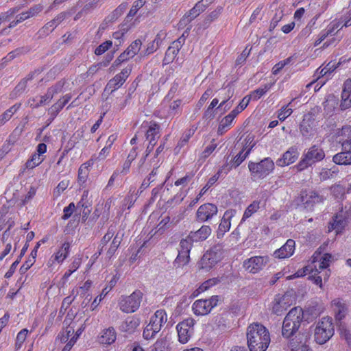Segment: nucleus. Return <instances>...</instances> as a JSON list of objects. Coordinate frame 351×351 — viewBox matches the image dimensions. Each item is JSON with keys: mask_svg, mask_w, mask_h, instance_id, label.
I'll list each match as a JSON object with an SVG mask.
<instances>
[{"mask_svg": "<svg viewBox=\"0 0 351 351\" xmlns=\"http://www.w3.org/2000/svg\"><path fill=\"white\" fill-rule=\"evenodd\" d=\"M247 342L250 351H266L270 343L268 329L259 323H252L247 328Z\"/></svg>", "mask_w": 351, "mask_h": 351, "instance_id": "1", "label": "nucleus"}, {"mask_svg": "<svg viewBox=\"0 0 351 351\" xmlns=\"http://www.w3.org/2000/svg\"><path fill=\"white\" fill-rule=\"evenodd\" d=\"M304 319V311L300 306L291 308L284 319L282 335L285 338L292 337L298 330Z\"/></svg>", "mask_w": 351, "mask_h": 351, "instance_id": "2", "label": "nucleus"}, {"mask_svg": "<svg viewBox=\"0 0 351 351\" xmlns=\"http://www.w3.org/2000/svg\"><path fill=\"white\" fill-rule=\"evenodd\" d=\"M167 322V315L164 309L157 310L150 317L149 324L145 327L143 337L146 340L154 339Z\"/></svg>", "mask_w": 351, "mask_h": 351, "instance_id": "3", "label": "nucleus"}, {"mask_svg": "<svg viewBox=\"0 0 351 351\" xmlns=\"http://www.w3.org/2000/svg\"><path fill=\"white\" fill-rule=\"evenodd\" d=\"M324 158L325 153L323 149L318 145H314L303 154L301 160L294 166V168L298 171H302L313 165L322 161Z\"/></svg>", "mask_w": 351, "mask_h": 351, "instance_id": "4", "label": "nucleus"}, {"mask_svg": "<svg viewBox=\"0 0 351 351\" xmlns=\"http://www.w3.org/2000/svg\"><path fill=\"white\" fill-rule=\"evenodd\" d=\"M275 165L272 159L267 157L258 162L250 161L248 169L254 180H263L273 172Z\"/></svg>", "mask_w": 351, "mask_h": 351, "instance_id": "5", "label": "nucleus"}, {"mask_svg": "<svg viewBox=\"0 0 351 351\" xmlns=\"http://www.w3.org/2000/svg\"><path fill=\"white\" fill-rule=\"evenodd\" d=\"M334 335L332 319L329 317H322L315 329V340L319 344H324Z\"/></svg>", "mask_w": 351, "mask_h": 351, "instance_id": "6", "label": "nucleus"}, {"mask_svg": "<svg viewBox=\"0 0 351 351\" xmlns=\"http://www.w3.org/2000/svg\"><path fill=\"white\" fill-rule=\"evenodd\" d=\"M143 295V293L138 289L130 295H122L118 302L119 309L125 313L136 312L141 306Z\"/></svg>", "mask_w": 351, "mask_h": 351, "instance_id": "7", "label": "nucleus"}, {"mask_svg": "<svg viewBox=\"0 0 351 351\" xmlns=\"http://www.w3.org/2000/svg\"><path fill=\"white\" fill-rule=\"evenodd\" d=\"M220 300V296L215 295L206 299H199L192 304V311L196 316L208 315L216 307Z\"/></svg>", "mask_w": 351, "mask_h": 351, "instance_id": "8", "label": "nucleus"}, {"mask_svg": "<svg viewBox=\"0 0 351 351\" xmlns=\"http://www.w3.org/2000/svg\"><path fill=\"white\" fill-rule=\"evenodd\" d=\"M71 247V245L70 242H63L60 246L56 249L53 254L50 256L47 263V267L51 268L56 265L62 264L70 254Z\"/></svg>", "mask_w": 351, "mask_h": 351, "instance_id": "9", "label": "nucleus"}, {"mask_svg": "<svg viewBox=\"0 0 351 351\" xmlns=\"http://www.w3.org/2000/svg\"><path fill=\"white\" fill-rule=\"evenodd\" d=\"M195 323V319L189 317L178 323L176 326L178 341L181 343H186L193 336L194 333Z\"/></svg>", "mask_w": 351, "mask_h": 351, "instance_id": "10", "label": "nucleus"}, {"mask_svg": "<svg viewBox=\"0 0 351 351\" xmlns=\"http://www.w3.org/2000/svg\"><path fill=\"white\" fill-rule=\"evenodd\" d=\"M268 261L267 256H254L245 259L243 267L247 272L256 274L263 269Z\"/></svg>", "mask_w": 351, "mask_h": 351, "instance_id": "11", "label": "nucleus"}, {"mask_svg": "<svg viewBox=\"0 0 351 351\" xmlns=\"http://www.w3.org/2000/svg\"><path fill=\"white\" fill-rule=\"evenodd\" d=\"M350 214L348 211H343L342 209L337 213L328 223V232L335 231L336 234L341 233L346 227Z\"/></svg>", "mask_w": 351, "mask_h": 351, "instance_id": "12", "label": "nucleus"}, {"mask_svg": "<svg viewBox=\"0 0 351 351\" xmlns=\"http://www.w3.org/2000/svg\"><path fill=\"white\" fill-rule=\"evenodd\" d=\"M213 0H199L180 21V25H186L191 23L203 12Z\"/></svg>", "mask_w": 351, "mask_h": 351, "instance_id": "13", "label": "nucleus"}, {"mask_svg": "<svg viewBox=\"0 0 351 351\" xmlns=\"http://www.w3.org/2000/svg\"><path fill=\"white\" fill-rule=\"evenodd\" d=\"M132 70V65H130L123 69L120 73L115 75L114 77L107 83L105 90L111 93L121 88L125 82Z\"/></svg>", "mask_w": 351, "mask_h": 351, "instance_id": "14", "label": "nucleus"}, {"mask_svg": "<svg viewBox=\"0 0 351 351\" xmlns=\"http://www.w3.org/2000/svg\"><path fill=\"white\" fill-rule=\"evenodd\" d=\"M47 151V146L45 143H39L37 147L36 152L33 153L29 158L26 161L24 165L25 169H33L36 167H38L45 159L44 155Z\"/></svg>", "mask_w": 351, "mask_h": 351, "instance_id": "15", "label": "nucleus"}, {"mask_svg": "<svg viewBox=\"0 0 351 351\" xmlns=\"http://www.w3.org/2000/svg\"><path fill=\"white\" fill-rule=\"evenodd\" d=\"M218 212L217 206L211 203L201 205L196 212V220L200 223L208 221L216 216Z\"/></svg>", "mask_w": 351, "mask_h": 351, "instance_id": "16", "label": "nucleus"}, {"mask_svg": "<svg viewBox=\"0 0 351 351\" xmlns=\"http://www.w3.org/2000/svg\"><path fill=\"white\" fill-rule=\"evenodd\" d=\"M291 304V299L289 295L287 293L283 295L278 294L275 296L272 302V313L277 315H281L287 310Z\"/></svg>", "mask_w": 351, "mask_h": 351, "instance_id": "17", "label": "nucleus"}, {"mask_svg": "<svg viewBox=\"0 0 351 351\" xmlns=\"http://www.w3.org/2000/svg\"><path fill=\"white\" fill-rule=\"evenodd\" d=\"M141 128L145 129V136L149 142L157 143L160 137L161 128L158 123L155 121H144Z\"/></svg>", "mask_w": 351, "mask_h": 351, "instance_id": "18", "label": "nucleus"}, {"mask_svg": "<svg viewBox=\"0 0 351 351\" xmlns=\"http://www.w3.org/2000/svg\"><path fill=\"white\" fill-rule=\"evenodd\" d=\"M300 200L306 208L311 209L316 204L324 201L322 196L314 191H302L300 193Z\"/></svg>", "mask_w": 351, "mask_h": 351, "instance_id": "19", "label": "nucleus"}, {"mask_svg": "<svg viewBox=\"0 0 351 351\" xmlns=\"http://www.w3.org/2000/svg\"><path fill=\"white\" fill-rule=\"evenodd\" d=\"M299 155L298 148L291 146L276 160V165L280 167L291 165L297 160Z\"/></svg>", "mask_w": 351, "mask_h": 351, "instance_id": "20", "label": "nucleus"}, {"mask_svg": "<svg viewBox=\"0 0 351 351\" xmlns=\"http://www.w3.org/2000/svg\"><path fill=\"white\" fill-rule=\"evenodd\" d=\"M184 41L185 38L182 36L171 43L165 53L164 61H165L166 63H169L174 60L182 46L184 45Z\"/></svg>", "mask_w": 351, "mask_h": 351, "instance_id": "21", "label": "nucleus"}, {"mask_svg": "<svg viewBox=\"0 0 351 351\" xmlns=\"http://www.w3.org/2000/svg\"><path fill=\"white\" fill-rule=\"evenodd\" d=\"M295 249V242L294 240L289 239L279 249L275 250L274 256L278 259H285L291 257Z\"/></svg>", "mask_w": 351, "mask_h": 351, "instance_id": "22", "label": "nucleus"}, {"mask_svg": "<svg viewBox=\"0 0 351 351\" xmlns=\"http://www.w3.org/2000/svg\"><path fill=\"white\" fill-rule=\"evenodd\" d=\"M319 273H320V271H319L317 268L313 270L311 265H308L304 267L302 270L297 271L293 276L294 277H301L306 275L307 274H310L311 276H309V278L313 281L314 284L322 288V278L320 276L318 275Z\"/></svg>", "mask_w": 351, "mask_h": 351, "instance_id": "23", "label": "nucleus"}, {"mask_svg": "<svg viewBox=\"0 0 351 351\" xmlns=\"http://www.w3.org/2000/svg\"><path fill=\"white\" fill-rule=\"evenodd\" d=\"M70 93L66 94L61 97L54 104H53L48 110V113L52 119H55L59 112L71 99Z\"/></svg>", "mask_w": 351, "mask_h": 351, "instance_id": "24", "label": "nucleus"}, {"mask_svg": "<svg viewBox=\"0 0 351 351\" xmlns=\"http://www.w3.org/2000/svg\"><path fill=\"white\" fill-rule=\"evenodd\" d=\"M331 305L335 319L338 321L344 319L348 312L346 304L341 299L336 298L332 301Z\"/></svg>", "mask_w": 351, "mask_h": 351, "instance_id": "25", "label": "nucleus"}, {"mask_svg": "<svg viewBox=\"0 0 351 351\" xmlns=\"http://www.w3.org/2000/svg\"><path fill=\"white\" fill-rule=\"evenodd\" d=\"M343 151L336 154L332 161L338 165H351V150L350 148L342 146Z\"/></svg>", "mask_w": 351, "mask_h": 351, "instance_id": "26", "label": "nucleus"}, {"mask_svg": "<svg viewBox=\"0 0 351 351\" xmlns=\"http://www.w3.org/2000/svg\"><path fill=\"white\" fill-rule=\"evenodd\" d=\"M211 234V228L209 226H202L199 230L191 232L188 235L194 243L205 241Z\"/></svg>", "mask_w": 351, "mask_h": 351, "instance_id": "27", "label": "nucleus"}, {"mask_svg": "<svg viewBox=\"0 0 351 351\" xmlns=\"http://www.w3.org/2000/svg\"><path fill=\"white\" fill-rule=\"evenodd\" d=\"M99 342L103 345H111L117 339V332L113 327L103 330L98 337Z\"/></svg>", "mask_w": 351, "mask_h": 351, "instance_id": "28", "label": "nucleus"}, {"mask_svg": "<svg viewBox=\"0 0 351 351\" xmlns=\"http://www.w3.org/2000/svg\"><path fill=\"white\" fill-rule=\"evenodd\" d=\"M235 119L236 117L230 113L223 117L217 128V134L221 136L230 130L234 126Z\"/></svg>", "mask_w": 351, "mask_h": 351, "instance_id": "29", "label": "nucleus"}, {"mask_svg": "<svg viewBox=\"0 0 351 351\" xmlns=\"http://www.w3.org/2000/svg\"><path fill=\"white\" fill-rule=\"evenodd\" d=\"M141 319L136 316L128 317L121 325L122 330L128 333L134 332L140 326Z\"/></svg>", "mask_w": 351, "mask_h": 351, "instance_id": "30", "label": "nucleus"}, {"mask_svg": "<svg viewBox=\"0 0 351 351\" xmlns=\"http://www.w3.org/2000/svg\"><path fill=\"white\" fill-rule=\"evenodd\" d=\"M220 282H221V278H219V277L212 278L207 280H205L204 282H202L199 286V287L197 289H195L193 291L192 295L193 297H197L199 294H201V293L208 291L210 288L215 287V285L219 284Z\"/></svg>", "mask_w": 351, "mask_h": 351, "instance_id": "31", "label": "nucleus"}, {"mask_svg": "<svg viewBox=\"0 0 351 351\" xmlns=\"http://www.w3.org/2000/svg\"><path fill=\"white\" fill-rule=\"evenodd\" d=\"M236 210L234 209H229L227 210L224 214L221 220V223L219 226V229L223 232H226L229 231L230 226H231V219L234 217L236 215Z\"/></svg>", "mask_w": 351, "mask_h": 351, "instance_id": "32", "label": "nucleus"}, {"mask_svg": "<svg viewBox=\"0 0 351 351\" xmlns=\"http://www.w3.org/2000/svg\"><path fill=\"white\" fill-rule=\"evenodd\" d=\"M339 25L338 23L334 21L330 23L325 29H323L319 34L318 38L315 41L314 45L318 46L322 43L328 36L332 35L336 29H338Z\"/></svg>", "mask_w": 351, "mask_h": 351, "instance_id": "33", "label": "nucleus"}, {"mask_svg": "<svg viewBox=\"0 0 351 351\" xmlns=\"http://www.w3.org/2000/svg\"><path fill=\"white\" fill-rule=\"evenodd\" d=\"M21 107V103H16L0 115V128L9 121Z\"/></svg>", "mask_w": 351, "mask_h": 351, "instance_id": "34", "label": "nucleus"}, {"mask_svg": "<svg viewBox=\"0 0 351 351\" xmlns=\"http://www.w3.org/2000/svg\"><path fill=\"white\" fill-rule=\"evenodd\" d=\"M92 165H93V162L92 160H90L80 167L77 173V182L80 186L86 182L89 173V167Z\"/></svg>", "mask_w": 351, "mask_h": 351, "instance_id": "35", "label": "nucleus"}, {"mask_svg": "<svg viewBox=\"0 0 351 351\" xmlns=\"http://www.w3.org/2000/svg\"><path fill=\"white\" fill-rule=\"evenodd\" d=\"M260 201L255 200L252 202L244 211L243 215L241 219V221H245L250 218L253 214L256 213L260 208Z\"/></svg>", "mask_w": 351, "mask_h": 351, "instance_id": "36", "label": "nucleus"}, {"mask_svg": "<svg viewBox=\"0 0 351 351\" xmlns=\"http://www.w3.org/2000/svg\"><path fill=\"white\" fill-rule=\"evenodd\" d=\"M271 88V84H265L263 87H260L252 91L249 96L251 97V99L257 101L261 99Z\"/></svg>", "mask_w": 351, "mask_h": 351, "instance_id": "37", "label": "nucleus"}, {"mask_svg": "<svg viewBox=\"0 0 351 351\" xmlns=\"http://www.w3.org/2000/svg\"><path fill=\"white\" fill-rule=\"evenodd\" d=\"M28 333L29 330L27 328H23L17 333L14 343V348L16 350H20L22 348L27 339Z\"/></svg>", "mask_w": 351, "mask_h": 351, "instance_id": "38", "label": "nucleus"}, {"mask_svg": "<svg viewBox=\"0 0 351 351\" xmlns=\"http://www.w3.org/2000/svg\"><path fill=\"white\" fill-rule=\"evenodd\" d=\"M182 100L178 99L171 101L169 106V114L175 116L179 114L182 112Z\"/></svg>", "mask_w": 351, "mask_h": 351, "instance_id": "39", "label": "nucleus"}, {"mask_svg": "<svg viewBox=\"0 0 351 351\" xmlns=\"http://www.w3.org/2000/svg\"><path fill=\"white\" fill-rule=\"evenodd\" d=\"M201 263L203 268L210 269L216 264L217 261L215 258L213 257L212 253L206 252L203 255Z\"/></svg>", "mask_w": 351, "mask_h": 351, "instance_id": "40", "label": "nucleus"}, {"mask_svg": "<svg viewBox=\"0 0 351 351\" xmlns=\"http://www.w3.org/2000/svg\"><path fill=\"white\" fill-rule=\"evenodd\" d=\"M335 64H331V62L327 64L324 68H318L316 70V73L318 75V79L324 77H328L330 73L335 69Z\"/></svg>", "mask_w": 351, "mask_h": 351, "instance_id": "41", "label": "nucleus"}, {"mask_svg": "<svg viewBox=\"0 0 351 351\" xmlns=\"http://www.w3.org/2000/svg\"><path fill=\"white\" fill-rule=\"evenodd\" d=\"M190 261V252L178 251V254L175 260V265L178 267L184 266L189 263Z\"/></svg>", "mask_w": 351, "mask_h": 351, "instance_id": "42", "label": "nucleus"}, {"mask_svg": "<svg viewBox=\"0 0 351 351\" xmlns=\"http://www.w3.org/2000/svg\"><path fill=\"white\" fill-rule=\"evenodd\" d=\"M294 101V99H292L291 101L286 106H282L278 111V118L280 121H283L287 117H289L293 112V110L291 108H289V106Z\"/></svg>", "mask_w": 351, "mask_h": 351, "instance_id": "43", "label": "nucleus"}, {"mask_svg": "<svg viewBox=\"0 0 351 351\" xmlns=\"http://www.w3.org/2000/svg\"><path fill=\"white\" fill-rule=\"evenodd\" d=\"M53 96L51 95V92L47 89L46 94L44 95L40 96V99L39 102L36 104H32L31 103V99L29 100V103L30 104L31 108H37L43 105H44L46 103L49 102L52 99Z\"/></svg>", "mask_w": 351, "mask_h": 351, "instance_id": "44", "label": "nucleus"}, {"mask_svg": "<svg viewBox=\"0 0 351 351\" xmlns=\"http://www.w3.org/2000/svg\"><path fill=\"white\" fill-rule=\"evenodd\" d=\"M250 152L249 150H244L241 148V151L234 157L232 160V163L234 167L236 168L239 167L248 156Z\"/></svg>", "mask_w": 351, "mask_h": 351, "instance_id": "45", "label": "nucleus"}, {"mask_svg": "<svg viewBox=\"0 0 351 351\" xmlns=\"http://www.w3.org/2000/svg\"><path fill=\"white\" fill-rule=\"evenodd\" d=\"M110 59L108 61H103L90 66L86 71V76H92L97 73L98 71L102 67H106L109 64Z\"/></svg>", "mask_w": 351, "mask_h": 351, "instance_id": "46", "label": "nucleus"}, {"mask_svg": "<svg viewBox=\"0 0 351 351\" xmlns=\"http://www.w3.org/2000/svg\"><path fill=\"white\" fill-rule=\"evenodd\" d=\"M194 176L195 173L193 172H188L182 178L176 180L174 182V185L176 186H182V187H185L191 182Z\"/></svg>", "mask_w": 351, "mask_h": 351, "instance_id": "47", "label": "nucleus"}, {"mask_svg": "<svg viewBox=\"0 0 351 351\" xmlns=\"http://www.w3.org/2000/svg\"><path fill=\"white\" fill-rule=\"evenodd\" d=\"M351 94L343 89L341 94V109L344 110L351 107Z\"/></svg>", "mask_w": 351, "mask_h": 351, "instance_id": "48", "label": "nucleus"}, {"mask_svg": "<svg viewBox=\"0 0 351 351\" xmlns=\"http://www.w3.org/2000/svg\"><path fill=\"white\" fill-rule=\"evenodd\" d=\"M256 143L254 142V135L252 134H248L242 143V149L244 150H249L251 152L252 148L255 146Z\"/></svg>", "mask_w": 351, "mask_h": 351, "instance_id": "49", "label": "nucleus"}, {"mask_svg": "<svg viewBox=\"0 0 351 351\" xmlns=\"http://www.w3.org/2000/svg\"><path fill=\"white\" fill-rule=\"evenodd\" d=\"M145 3H146V0H136L133 3V4L128 14V17L134 16L137 14L138 11L141 8H143L145 5Z\"/></svg>", "mask_w": 351, "mask_h": 351, "instance_id": "50", "label": "nucleus"}, {"mask_svg": "<svg viewBox=\"0 0 351 351\" xmlns=\"http://www.w3.org/2000/svg\"><path fill=\"white\" fill-rule=\"evenodd\" d=\"M66 82V81L65 79H62L57 82L54 85L48 88V89L51 92V95L54 97L56 95L62 91Z\"/></svg>", "mask_w": 351, "mask_h": 351, "instance_id": "51", "label": "nucleus"}, {"mask_svg": "<svg viewBox=\"0 0 351 351\" xmlns=\"http://www.w3.org/2000/svg\"><path fill=\"white\" fill-rule=\"evenodd\" d=\"M22 53V49L17 48L8 53V55L1 60V64L2 65L5 64L7 62L14 60L17 56Z\"/></svg>", "mask_w": 351, "mask_h": 351, "instance_id": "52", "label": "nucleus"}, {"mask_svg": "<svg viewBox=\"0 0 351 351\" xmlns=\"http://www.w3.org/2000/svg\"><path fill=\"white\" fill-rule=\"evenodd\" d=\"M132 58H134V56L132 55H130V50H128L127 49L123 52L121 53L118 57L114 61V64L116 66H119L121 64L125 62H127L129 60L132 59Z\"/></svg>", "mask_w": 351, "mask_h": 351, "instance_id": "53", "label": "nucleus"}, {"mask_svg": "<svg viewBox=\"0 0 351 351\" xmlns=\"http://www.w3.org/2000/svg\"><path fill=\"white\" fill-rule=\"evenodd\" d=\"M142 46V41L140 39L134 40L128 47L127 49L130 50V55L134 57L139 52Z\"/></svg>", "mask_w": 351, "mask_h": 351, "instance_id": "54", "label": "nucleus"}, {"mask_svg": "<svg viewBox=\"0 0 351 351\" xmlns=\"http://www.w3.org/2000/svg\"><path fill=\"white\" fill-rule=\"evenodd\" d=\"M193 241L188 236L186 239H182L180 242V249L178 251L190 252L193 246Z\"/></svg>", "mask_w": 351, "mask_h": 351, "instance_id": "55", "label": "nucleus"}, {"mask_svg": "<svg viewBox=\"0 0 351 351\" xmlns=\"http://www.w3.org/2000/svg\"><path fill=\"white\" fill-rule=\"evenodd\" d=\"M20 7H14L9 9L7 12L1 13L0 16V25L3 21L9 20L10 18L16 14L20 10Z\"/></svg>", "mask_w": 351, "mask_h": 351, "instance_id": "56", "label": "nucleus"}, {"mask_svg": "<svg viewBox=\"0 0 351 351\" xmlns=\"http://www.w3.org/2000/svg\"><path fill=\"white\" fill-rule=\"evenodd\" d=\"M66 14L65 12H61L58 14L53 19L47 22L48 25L54 29L58 25H60L66 18Z\"/></svg>", "mask_w": 351, "mask_h": 351, "instance_id": "57", "label": "nucleus"}, {"mask_svg": "<svg viewBox=\"0 0 351 351\" xmlns=\"http://www.w3.org/2000/svg\"><path fill=\"white\" fill-rule=\"evenodd\" d=\"M150 351H170V349L167 342L160 339L155 342Z\"/></svg>", "mask_w": 351, "mask_h": 351, "instance_id": "58", "label": "nucleus"}, {"mask_svg": "<svg viewBox=\"0 0 351 351\" xmlns=\"http://www.w3.org/2000/svg\"><path fill=\"white\" fill-rule=\"evenodd\" d=\"M112 45V43L110 40H106L99 45L95 50V53L97 56H100L108 51Z\"/></svg>", "mask_w": 351, "mask_h": 351, "instance_id": "59", "label": "nucleus"}, {"mask_svg": "<svg viewBox=\"0 0 351 351\" xmlns=\"http://www.w3.org/2000/svg\"><path fill=\"white\" fill-rule=\"evenodd\" d=\"M69 185V180H63L60 181L56 188L54 189L53 195L56 197H58L61 195L62 193L65 191Z\"/></svg>", "mask_w": 351, "mask_h": 351, "instance_id": "60", "label": "nucleus"}, {"mask_svg": "<svg viewBox=\"0 0 351 351\" xmlns=\"http://www.w3.org/2000/svg\"><path fill=\"white\" fill-rule=\"evenodd\" d=\"M331 255L328 253L324 254L319 261V271L327 269L330 265Z\"/></svg>", "mask_w": 351, "mask_h": 351, "instance_id": "61", "label": "nucleus"}, {"mask_svg": "<svg viewBox=\"0 0 351 351\" xmlns=\"http://www.w3.org/2000/svg\"><path fill=\"white\" fill-rule=\"evenodd\" d=\"M107 289H103L101 293L99 295L97 296L90 305V308L92 311H94L100 304L101 300L106 297V295L108 293Z\"/></svg>", "mask_w": 351, "mask_h": 351, "instance_id": "62", "label": "nucleus"}, {"mask_svg": "<svg viewBox=\"0 0 351 351\" xmlns=\"http://www.w3.org/2000/svg\"><path fill=\"white\" fill-rule=\"evenodd\" d=\"M120 245V241L117 238V236L114 237L113 240L112 241L110 247L108 248L107 251L108 256L110 258L112 257L114 253L116 252L117 250L118 249L119 246Z\"/></svg>", "mask_w": 351, "mask_h": 351, "instance_id": "63", "label": "nucleus"}, {"mask_svg": "<svg viewBox=\"0 0 351 351\" xmlns=\"http://www.w3.org/2000/svg\"><path fill=\"white\" fill-rule=\"evenodd\" d=\"M337 135L339 137H342L339 140H345L351 137V126L350 125H345L341 128L340 130L338 131Z\"/></svg>", "mask_w": 351, "mask_h": 351, "instance_id": "64", "label": "nucleus"}]
</instances>
